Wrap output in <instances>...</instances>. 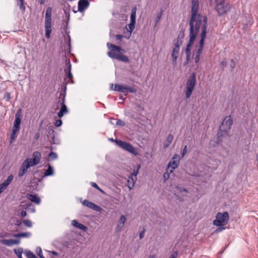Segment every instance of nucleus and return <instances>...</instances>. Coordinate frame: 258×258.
Masks as SVG:
<instances>
[{"label": "nucleus", "instance_id": "obj_18", "mask_svg": "<svg viewBox=\"0 0 258 258\" xmlns=\"http://www.w3.org/2000/svg\"><path fill=\"white\" fill-rule=\"evenodd\" d=\"M0 242L5 245L7 246H12L14 244H18L20 243V240L19 239H1L0 240Z\"/></svg>", "mask_w": 258, "mask_h": 258}, {"label": "nucleus", "instance_id": "obj_25", "mask_svg": "<svg viewBox=\"0 0 258 258\" xmlns=\"http://www.w3.org/2000/svg\"><path fill=\"white\" fill-rule=\"evenodd\" d=\"M72 225L76 227V228H78L80 229H81L83 231H86L87 230V227L84 225L83 224L79 223L78 221H77L75 220H74L72 222Z\"/></svg>", "mask_w": 258, "mask_h": 258}, {"label": "nucleus", "instance_id": "obj_36", "mask_svg": "<svg viewBox=\"0 0 258 258\" xmlns=\"http://www.w3.org/2000/svg\"><path fill=\"white\" fill-rule=\"evenodd\" d=\"M19 131L15 130L14 129H13L12 133L11 136V142H13V141L16 138V134L19 132Z\"/></svg>", "mask_w": 258, "mask_h": 258}, {"label": "nucleus", "instance_id": "obj_53", "mask_svg": "<svg viewBox=\"0 0 258 258\" xmlns=\"http://www.w3.org/2000/svg\"><path fill=\"white\" fill-rule=\"evenodd\" d=\"M116 39L117 40H121L122 38L123 37V36L120 34H117L115 36Z\"/></svg>", "mask_w": 258, "mask_h": 258}, {"label": "nucleus", "instance_id": "obj_6", "mask_svg": "<svg viewBox=\"0 0 258 258\" xmlns=\"http://www.w3.org/2000/svg\"><path fill=\"white\" fill-rule=\"evenodd\" d=\"M196 84V76L195 73H192L188 79L186 84L184 92L186 99L189 98L194 90Z\"/></svg>", "mask_w": 258, "mask_h": 258}, {"label": "nucleus", "instance_id": "obj_21", "mask_svg": "<svg viewBox=\"0 0 258 258\" xmlns=\"http://www.w3.org/2000/svg\"><path fill=\"white\" fill-rule=\"evenodd\" d=\"M41 158V154L40 152L36 151L33 154L32 158H27L24 161H40Z\"/></svg>", "mask_w": 258, "mask_h": 258}, {"label": "nucleus", "instance_id": "obj_60", "mask_svg": "<svg viewBox=\"0 0 258 258\" xmlns=\"http://www.w3.org/2000/svg\"><path fill=\"white\" fill-rule=\"evenodd\" d=\"M39 136H40L39 133H37L35 135V140H37L39 138Z\"/></svg>", "mask_w": 258, "mask_h": 258}, {"label": "nucleus", "instance_id": "obj_37", "mask_svg": "<svg viewBox=\"0 0 258 258\" xmlns=\"http://www.w3.org/2000/svg\"><path fill=\"white\" fill-rule=\"evenodd\" d=\"M170 173L166 171L163 174L164 182H166L170 177Z\"/></svg>", "mask_w": 258, "mask_h": 258}, {"label": "nucleus", "instance_id": "obj_56", "mask_svg": "<svg viewBox=\"0 0 258 258\" xmlns=\"http://www.w3.org/2000/svg\"><path fill=\"white\" fill-rule=\"evenodd\" d=\"M230 67H231V68H232V69L235 67V62L233 60V59H232L231 60V63H230Z\"/></svg>", "mask_w": 258, "mask_h": 258}, {"label": "nucleus", "instance_id": "obj_26", "mask_svg": "<svg viewBox=\"0 0 258 258\" xmlns=\"http://www.w3.org/2000/svg\"><path fill=\"white\" fill-rule=\"evenodd\" d=\"M22 207L23 209H25L28 211H30L31 213L35 212V209L31 203H28L26 205H22Z\"/></svg>", "mask_w": 258, "mask_h": 258}, {"label": "nucleus", "instance_id": "obj_45", "mask_svg": "<svg viewBox=\"0 0 258 258\" xmlns=\"http://www.w3.org/2000/svg\"><path fill=\"white\" fill-rule=\"evenodd\" d=\"M162 15V11L160 13L157 14L156 19V24H157L159 21L160 20Z\"/></svg>", "mask_w": 258, "mask_h": 258}, {"label": "nucleus", "instance_id": "obj_30", "mask_svg": "<svg viewBox=\"0 0 258 258\" xmlns=\"http://www.w3.org/2000/svg\"><path fill=\"white\" fill-rule=\"evenodd\" d=\"M31 233L30 232H22L18 234H15L13 236L15 237H28L30 236Z\"/></svg>", "mask_w": 258, "mask_h": 258}, {"label": "nucleus", "instance_id": "obj_52", "mask_svg": "<svg viewBox=\"0 0 258 258\" xmlns=\"http://www.w3.org/2000/svg\"><path fill=\"white\" fill-rule=\"evenodd\" d=\"M200 54H196V56L195 57V61L196 63H198L200 59Z\"/></svg>", "mask_w": 258, "mask_h": 258}, {"label": "nucleus", "instance_id": "obj_5", "mask_svg": "<svg viewBox=\"0 0 258 258\" xmlns=\"http://www.w3.org/2000/svg\"><path fill=\"white\" fill-rule=\"evenodd\" d=\"M110 140L114 142L119 147L128 152L134 155H137L139 154L138 150L136 149L131 143L118 139L114 140L112 138L110 139Z\"/></svg>", "mask_w": 258, "mask_h": 258}, {"label": "nucleus", "instance_id": "obj_17", "mask_svg": "<svg viewBox=\"0 0 258 258\" xmlns=\"http://www.w3.org/2000/svg\"><path fill=\"white\" fill-rule=\"evenodd\" d=\"M61 104V108L60 111L57 113V116L61 118L62 116L68 113V109L67 108V106L64 104V96L63 97L62 99V102L60 103Z\"/></svg>", "mask_w": 258, "mask_h": 258}, {"label": "nucleus", "instance_id": "obj_57", "mask_svg": "<svg viewBox=\"0 0 258 258\" xmlns=\"http://www.w3.org/2000/svg\"><path fill=\"white\" fill-rule=\"evenodd\" d=\"M21 216L22 217H25L27 216V212L25 211H22L21 213Z\"/></svg>", "mask_w": 258, "mask_h": 258}, {"label": "nucleus", "instance_id": "obj_40", "mask_svg": "<svg viewBox=\"0 0 258 258\" xmlns=\"http://www.w3.org/2000/svg\"><path fill=\"white\" fill-rule=\"evenodd\" d=\"M23 223L26 226L28 227H31L32 226L31 221L29 220H24L23 221Z\"/></svg>", "mask_w": 258, "mask_h": 258}, {"label": "nucleus", "instance_id": "obj_41", "mask_svg": "<svg viewBox=\"0 0 258 258\" xmlns=\"http://www.w3.org/2000/svg\"><path fill=\"white\" fill-rule=\"evenodd\" d=\"M187 152V145H185L181 152V157H184V156L186 154Z\"/></svg>", "mask_w": 258, "mask_h": 258}, {"label": "nucleus", "instance_id": "obj_4", "mask_svg": "<svg viewBox=\"0 0 258 258\" xmlns=\"http://www.w3.org/2000/svg\"><path fill=\"white\" fill-rule=\"evenodd\" d=\"M51 13V8L48 7L45 13L44 23L45 36L47 39L50 37V34L52 32Z\"/></svg>", "mask_w": 258, "mask_h": 258}, {"label": "nucleus", "instance_id": "obj_54", "mask_svg": "<svg viewBox=\"0 0 258 258\" xmlns=\"http://www.w3.org/2000/svg\"><path fill=\"white\" fill-rule=\"evenodd\" d=\"M221 65L222 68L224 69L227 66V62L226 61H225V60L222 61L221 62Z\"/></svg>", "mask_w": 258, "mask_h": 258}, {"label": "nucleus", "instance_id": "obj_23", "mask_svg": "<svg viewBox=\"0 0 258 258\" xmlns=\"http://www.w3.org/2000/svg\"><path fill=\"white\" fill-rule=\"evenodd\" d=\"M173 136L170 134L168 135L165 141H164L163 143V148L166 149L169 147V146L171 144V143L172 142L173 140Z\"/></svg>", "mask_w": 258, "mask_h": 258}, {"label": "nucleus", "instance_id": "obj_58", "mask_svg": "<svg viewBox=\"0 0 258 258\" xmlns=\"http://www.w3.org/2000/svg\"><path fill=\"white\" fill-rule=\"evenodd\" d=\"M174 195L176 196L177 199L180 202H183V199L182 198H181L179 196L177 195L176 194H174Z\"/></svg>", "mask_w": 258, "mask_h": 258}, {"label": "nucleus", "instance_id": "obj_32", "mask_svg": "<svg viewBox=\"0 0 258 258\" xmlns=\"http://www.w3.org/2000/svg\"><path fill=\"white\" fill-rule=\"evenodd\" d=\"M17 2V5L19 6L20 9L22 12L25 11V3L24 0H16Z\"/></svg>", "mask_w": 258, "mask_h": 258}, {"label": "nucleus", "instance_id": "obj_22", "mask_svg": "<svg viewBox=\"0 0 258 258\" xmlns=\"http://www.w3.org/2000/svg\"><path fill=\"white\" fill-rule=\"evenodd\" d=\"M67 65L68 66V68H66L64 70L66 73L67 74V78L71 80V82L73 83V75L71 73V64L70 60Z\"/></svg>", "mask_w": 258, "mask_h": 258}, {"label": "nucleus", "instance_id": "obj_51", "mask_svg": "<svg viewBox=\"0 0 258 258\" xmlns=\"http://www.w3.org/2000/svg\"><path fill=\"white\" fill-rule=\"evenodd\" d=\"M36 252H37V255L40 257V256H42L43 254H42V250L41 249L40 247H38L37 248V251H36Z\"/></svg>", "mask_w": 258, "mask_h": 258}, {"label": "nucleus", "instance_id": "obj_14", "mask_svg": "<svg viewBox=\"0 0 258 258\" xmlns=\"http://www.w3.org/2000/svg\"><path fill=\"white\" fill-rule=\"evenodd\" d=\"M21 110L19 109L15 114V120L14 121V126L13 129L15 130L19 131L20 130V125L21 122Z\"/></svg>", "mask_w": 258, "mask_h": 258}, {"label": "nucleus", "instance_id": "obj_62", "mask_svg": "<svg viewBox=\"0 0 258 258\" xmlns=\"http://www.w3.org/2000/svg\"><path fill=\"white\" fill-rule=\"evenodd\" d=\"M225 229V228L223 227H221V228H218V229H217L216 230V231H220L221 230H222V229Z\"/></svg>", "mask_w": 258, "mask_h": 258}, {"label": "nucleus", "instance_id": "obj_11", "mask_svg": "<svg viewBox=\"0 0 258 258\" xmlns=\"http://www.w3.org/2000/svg\"><path fill=\"white\" fill-rule=\"evenodd\" d=\"M182 44V41L180 38L178 37L174 41V45L172 48V62L173 64H175L176 60L179 53L180 46Z\"/></svg>", "mask_w": 258, "mask_h": 258}, {"label": "nucleus", "instance_id": "obj_31", "mask_svg": "<svg viewBox=\"0 0 258 258\" xmlns=\"http://www.w3.org/2000/svg\"><path fill=\"white\" fill-rule=\"evenodd\" d=\"M135 24H136V22H130V23L128 25L129 34H128V36L127 37H126V38L127 39L130 38V37L131 36V34H132V31L134 30Z\"/></svg>", "mask_w": 258, "mask_h": 258}, {"label": "nucleus", "instance_id": "obj_63", "mask_svg": "<svg viewBox=\"0 0 258 258\" xmlns=\"http://www.w3.org/2000/svg\"><path fill=\"white\" fill-rule=\"evenodd\" d=\"M52 253L53 254H54L55 255H58V253L55 251H52Z\"/></svg>", "mask_w": 258, "mask_h": 258}, {"label": "nucleus", "instance_id": "obj_64", "mask_svg": "<svg viewBox=\"0 0 258 258\" xmlns=\"http://www.w3.org/2000/svg\"><path fill=\"white\" fill-rule=\"evenodd\" d=\"M149 258H156L155 255H151L149 257Z\"/></svg>", "mask_w": 258, "mask_h": 258}, {"label": "nucleus", "instance_id": "obj_35", "mask_svg": "<svg viewBox=\"0 0 258 258\" xmlns=\"http://www.w3.org/2000/svg\"><path fill=\"white\" fill-rule=\"evenodd\" d=\"M14 252L18 256V258H22V254L23 252L22 248H19L18 249H14Z\"/></svg>", "mask_w": 258, "mask_h": 258}, {"label": "nucleus", "instance_id": "obj_12", "mask_svg": "<svg viewBox=\"0 0 258 258\" xmlns=\"http://www.w3.org/2000/svg\"><path fill=\"white\" fill-rule=\"evenodd\" d=\"M140 168L141 165L140 164H138L137 166H134L133 172L131 173L129 179L127 181V185L130 189H132L134 186L135 183L137 179V176L138 174V172Z\"/></svg>", "mask_w": 258, "mask_h": 258}, {"label": "nucleus", "instance_id": "obj_44", "mask_svg": "<svg viewBox=\"0 0 258 258\" xmlns=\"http://www.w3.org/2000/svg\"><path fill=\"white\" fill-rule=\"evenodd\" d=\"M4 98L6 99V100L7 101H10L11 97V94L9 92H6L4 94Z\"/></svg>", "mask_w": 258, "mask_h": 258}, {"label": "nucleus", "instance_id": "obj_61", "mask_svg": "<svg viewBox=\"0 0 258 258\" xmlns=\"http://www.w3.org/2000/svg\"><path fill=\"white\" fill-rule=\"evenodd\" d=\"M46 0H40V4L41 5L44 4Z\"/></svg>", "mask_w": 258, "mask_h": 258}, {"label": "nucleus", "instance_id": "obj_20", "mask_svg": "<svg viewBox=\"0 0 258 258\" xmlns=\"http://www.w3.org/2000/svg\"><path fill=\"white\" fill-rule=\"evenodd\" d=\"M179 162H169L166 171L171 174L179 165Z\"/></svg>", "mask_w": 258, "mask_h": 258}, {"label": "nucleus", "instance_id": "obj_59", "mask_svg": "<svg viewBox=\"0 0 258 258\" xmlns=\"http://www.w3.org/2000/svg\"><path fill=\"white\" fill-rule=\"evenodd\" d=\"M44 177H42V176H41V178H36L37 181L38 182H42L43 180Z\"/></svg>", "mask_w": 258, "mask_h": 258}, {"label": "nucleus", "instance_id": "obj_29", "mask_svg": "<svg viewBox=\"0 0 258 258\" xmlns=\"http://www.w3.org/2000/svg\"><path fill=\"white\" fill-rule=\"evenodd\" d=\"M14 176L12 174H11L8 176L7 179H6L2 184L4 186H5L6 187H7L8 185L11 183V182L13 180Z\"/></svg>", "mask_w": 258, "mask_h": 258}, {"label": "nucleus", "instance_id": "obj_24", "mask_svg": "<svg viewBox=\"0 0 258 258\" xmlns=\"http://www.w3.org/2000/svg\"><path fill=\"white\" fill-rule=\"evenodd\" d=\"M126 221V218L124 215L120 216L117 223V228L118 231H120L121 230Z\"/></svg>", "mask_w": 258, "mask_h": 258}, {"label": "nucleus", "instance_id": "obj_43", "mask_svg": "<svg viewBox=\"0 0 258 258\" xmlns=\"http://www.w3.org/2000/svg\"><path fill=\"white\" fill-rule=\"evenodd\" d=\"M91 185L95 187V188L97 189L98 190H99L100 191H101V192H103L104 193V191L102 189H101L99 187V186L97 185V183H95V182H91Z\"/></svg>", "mask_w": 258, "mask_h": 258}, {"label": "nucleus", "instance_id": "obj_48", "mask_svg": "<svg viewBox=\"0 0 258 258\" xmlns=\"http://www.w3.org/2000/svg\"><path fill=\"white\" fill-rule=\"evenodd\" d=\"M62 124V121L61 119H57L55 121L54 125L56 127H59Z\"/></svg>", "mask_w": 258, "mask_h": 258}, {"label": "nucleus", "instance_id": "obj_39", "mask_svg": "<svg viewBox=\"0 0 258 258\" xmlns=\"http://www.w3.org/2000/svg\"><path fill=\"white\" fill-rule=\"evenodd\" d=\"M49 158L51 160H56L57 159V154L54 152H51L49 154Z\"/></svg>", "mask_w": 258, "mask_h": 258}, {"label": "nucleus", "instance_id": "obj_42", "mask_svg": "<svg viewBox=\"0 0 258 258\" xmlns=\"http://www.w3.org/2000/svg\"><path fill=\"white\" fill-rule=\"evenodd\" d=\"M176 189L180 192H188V190L184 188V187H180V186H176L175 187Z\"/></svg>", "mask_w": 258, "mask_h": 258}, {"label": "nucleus", "instance_id": "obj_15", "mask_svg": "<svg viewBox=\"0 0 258 258\" xmlns=\"http://www.w3.org/2000/svg\"><path fill=\"white\" fill-rule=\"evenodd\" d=\"M83 204L87 207L90 208L91 209L94 210L95 211L99 212H100L102 211V208H100L99 206H97V205L90 202L88 200H85L83 202Z\"/></svg>", "mask_w": 258, "mask_h": 258}, {"label": "nucleus", "instance_id": "obj_13", "mask_svg": "<svg viewBox=\"0 0 258 258\" xmlns=\"http://www.w3.org/2000/svg\"><path fill=\"white\" fill-rule=\"evenodd\" d=\"M39 162H23L21 167L19 169L18 176H23L31 167H33L37 165Z\"/></svg>", "mask_w": 258, "mask_h": 258}, {"label": "nucleus", "instance_id": "obj_28", "mask_svg": "<svg viewBox=\"0 0 258 258\" xmlns=\"http://www.w3.org/2000/svg\"><path fill=\"white\" fill-rule=\"evenodd\" d=\"M113 90L116 91L124 93L125 86L116 84L114 85V89Z\"/></svg>", "mask_w": 258, "mask_h": 258}, {"label": "nucleus", "instance_id": "obj_2", "mask_svg": "<svg viewBox=\"0 0 258 258\" xmlns=\"http://www.w3.org/2000/svg\"><path fill=\"white\" fill-rule=\"evenodd\" d=\"M107 46L109 49L107 52L109 57L125 62L129 61L128 57L122 54L124 50L120 46L110 43H107Z\"/></svg>", "mask_w": 258, "mask_h": 258}, {"label": "nucleus", "instance_id": "obj_47", "mask_svg": "<svg viewBox=\"0 0 258 258\" xmlns=\"http://www.w3.org/2000/svg\"><path fill=\"white\" fill-rule=\"evenodd\" d=\"M116 125H119V126H124L125 125V122L120 119H118L116 121Z\"/></svg>", "mask_w": 258, "mask_h": 258}, {"label": "nucleus", "instance_id": "obj_19", "mask_svg": "<svg viewBox=\"0 0 258 258\" xmlns=\"http://www.w3.org/2000/svg\"><path fill=\"white\" fill-rule=\"evenodd\" d=\"M26 197L27 199L36 204H39L41 201L40 198L36 194H27Z\"/></svg>", "mask_w": 258, "mask_h": 258}, {"label": "nucleus", "instance_id": "obj_7", "mask_svg": "<svg viewBox=\"0 0 258 258\" xmlns=\"http://www.w3.org/2000/svg\"><path fill=\"white\" fill-rule=\"evenodd\" d=\"M226 0H222L215 6V9L217 12L218 15L221 16L226 14L231 8V5L226 2Z\"/></svg>", "mask_w": 258, "mask_h": 258}, {"label": "nucleus", "instance_id": "obj_38", "mask_svg": "<svg viewBox=\"0 0 258 258\" xmlns=\"http://www.w3.org/2000/svg\"><path fill=\"white\" fill-rule=\"evenodd\" d=\"M27 258H37V257L31 251H28L26 253Z\"/></svg>", "mask_w": 258, "mask_h": 258}, {"label": "nucleus", "instance_id": "obj_1", "mask_svg": "<svg viewBox=\"0 0 258 258\" xmlns=\"http://www.w3.org/2000/svg\"><path fill=\"white\" fill-rule=\"evenodd\" d=\"M199 8V0H192L191 16L189 21V26L191 28L199 29L203 24L204 17L198 14Z\"/></svg>", "mask_w": 258, "mask_h": 258}, {"label": "nucleus", "instance_id": "obj_27", "mask_svg": "<svg viewBox=\"0 0 258 258\" xmlns=\"http://www.w3.org/2000/svg\"><path fill=\"white\" fill-rule=\"evenodd\" d=\"M53 174V169L51 166L49 165L48 169L45 170L43 174L42 175V177L51 176Z\"/></svg>", "mask_w": 258, "mask_h": 258}, {"label": "nucleus", "instance_id": "obj_3", "mask_svg": "<svg viewBox=\"0 0 258 258\" xmlns=\"http://www.w3.org/2000/svg\"><path fill=\"white\" fill-rule=\"evenodd\" d=\"M233 119L230 115L224 117L222 123L219 127V131L218 133V139L219 141H221L222 137L227 136L228 132L231 128L233 124Z\"/></svg>", "mask_w": 258, "mask_h": 258}, {"label": "nucleus", "instance_id": "obj_16", "mask_svg": "<svg viewBox=\"0 0 258 258\" xmlns=\"http://www.w3.org/2000/svg\"><path fill=\"white\" fill-rule=\"evenodd\" d=\"M88 0H80L78 2V11L80 12H84L89 6Z\"/></svg>", "mask_w": 258, "mask_h": 258}, {"label": "nucleus", "instance_id": "obj_46", "mask_svg": "<svg viewBox=\"0 0 258 258\" xmlns=\"http://www.w3.org/2000/svg\"><path fill=\"white\" fill-rule=\"evenodd\" d=\"M145 232L146 228L145 227H144L142 231H141L139 234V238L140 239H142L144 237Z\"/></svg>", "mask_w": 258, "mask_h": 258}, {"label": "nucleus", "instance_id": "obj_50", "mask_svg": "<svg viewBox=\"0 0 258 258\" xmlns=\"http://www.w3.org/2000/svg\"><path fill=\"white\" fill-rule=\"evenodd\" d=\"M177 255H178L177 251H175L170 255L169 258H176Z\"/></svg>", "mask_w": 258, "mask_h": 258}, {"label": "nucleus", "instance_id": "obj_8", "mask_svg": "<svg viewBox=\"0 0 258 258\" xmlns=\"http://www.w3.org/2000/svg\"><path fill=\"white\" fill-rule=\"evenodd\" d=\"M229 221V214L227 212L222 213H218L216 215V219L213 221V224L217 226H223L226 225Z\"/></svg>", "mask_w": 258, "mask_h": 258}, {"label": "nucleus", "instance_id": "obj_49", "mask_svg": "<svg viewBox=\"0 0 258 258\" xmlns=\"http://www.w3.org/2000/svg\"><path fill=\"white\" fill-rule=\"evenodd\" d=\"M180 160V156L178 154H175L172 158V161H178Z\"/></svg>", "mask_w": 258, "mask_h": 258}, {"label": "nucleus", "instance_id": "obj_55", "mask_svg": "<svg viewBox=\"0 0 258 258\" xmlns=\"http://www.w3.org/2000/svg\"><path fill=\"white\" fill-rule=\"evenodd\" d=\"M7 187H6L5 186L3 185L2 183L0 184V190L3 192L4 191Z\"/></svg>", "mask_w": 258, "mask_h": 258}, {"label": "nucleus", "instance_id": "obj_33", "mask_svg": "<svg viewBox=\"0 0 258 258\" xmlns=\"http://www.w3.org/2000/svg\"><path fill=\"white\" fill-rule=\"evenodd\" d=\"M136 11H137V8L136 7H134L132 9L131 15V21H130V22H136Z\"/></svg>", "mask_w": 258, "mask_h": 258}, {"label": "nucleus", "instance_id": "obj_10", "mask_svg": "<svg viewBox=\"0 0 258 258\" xmlns=\"http://www.w3.org/2000/svg\"><path fill=\"white\" fill-rule=\"evenodd\" d=\"M207 18L204 17L203 20V24L202 26V32L201 34V40L199 48L196 52V54L201 55L204 47V41L206 36L207 33Z\"/></svg>", "mask_w": 258, "mask_h": 258}, {"label": "nucleus", "instance_id": "obj_34", "mask_svg": "<svg viewBox=\"0 0 258 258\" xmlns=\"http://www.w3.org/2000/svg\"><path fill=\"white\" fill-rule=\"evenodd\" d=\"M124 93H135L137 89L133 87H130L128 86H125Z\"/></svg>", "mask_w": 258, "mask_h": 258}, {"label": "nucleus", "instance_id": "obj_9", "mask_svg": "<svg viewBox=\"0 0 258 258\" xmlns=\"http://www.w3.org/2000/svg\"><path fill=\"white\" fill-rule=\"evenodd\" d=\"M199 29L190 28L189 39L187 44L186 47L185 49V52L186 54L187 59L190 55V48L193 44L197 35L199 32Z\"/></svg>", "mask_w": 258, "mask_h": 258}]
</instances>
